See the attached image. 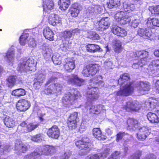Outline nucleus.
<instances>
[{
  "label": "nucleus",
  "mask_w": 159,
  "mask_h": 159,
  "mask_svg": "<svg viewBox=\"0 0 159 159\" xmlns=\"http://www.w3.org/2000/svg\"><path fill=\"white\" fill-rule=\"evenodd\" d=\"M145 105L148 110L153 111L159 114V102L157 100L150 98L146 101Z\"/></svg>",
  "instance_id": "nucleus-7"
},
{
  "label": "nucleus",
  "mask_w": 159,
  "mask_h": 159,
  "mask_svg": "<svg viewBox=\"0 0 159 159\" xmlns=\"http://www.w3.org/2000/svg\"><path fill=\"white\" fill-rule=\"evenodd\" d=\"M77 121L68 120V126L71 129H75L77 127Z\"/></svg>",
  "instance_id": "nucleus-54"
},
{
  "label": "nucleus",
  "mask_w": 159,
  "mask_h": 159,
  "mask_svg": "<svg viewBox=\"0 0 159 159\" xmlns=\"http://www.w3.org/2000/svg\"><path fill=\"white\" fill-rule=\"evenodd\" d=\"M27 149V146L22 143L19 139H18L16 140L14 148L15 150L20 152H24Z\"/></svg>",
  "instance_id": "nucleus-29"
},
{
  "label": "nucleus",
  "mask_w": 159,
  "mask_h": 159,
  "mask_svg": "<svg viewBox=\"0 0 159 159\" xmlns=\"http://www.w3.org/2000/svg\"><path fill=\"white\" fill-rule=\"evenodd\" d=\"M48 20L50 24L54 26L58 25H60L61 23V19L59 16L53 14L49 15Z\"/></svg>",
  "instance_id": "nucleus-23"
},
{
  "label": "nucleus",
  "mask_w": 159,
  "mask_h": 159,
  "mask_svg": "<svg viewBox=\"0 0 159 159\" xmlns=\"http://www.w3.org/2000/svg\"><path fill=\"white\" fill-rule=\"evenodd\" d=\"M100 68L98 64H90L84 68L82 74L85 77L93 76L99 71Z\"/></svg>",
  "instance_id": "nucleus-5"
},
{
  "label": "nucleus",
  "mask_w": 159,
  "mask_h": 159,
  "mask_svg": "<svg viewBox=\"0 0 159 159\" xmlns=\"http://www.w3.org/2000/svg\"><path fill=\"white\" fill-rule=\"evenodd\" d=\"M107 4L108 7L110 9L116 8L120 6V0H110Z\"/></svg>",
  "instance_id": "nucleus-41"
},
{
  "label": "nucleus",
  "mask_w": 159,
  "mask_h": 159,
  "mask_svg": "<svg viewBox=\"0 0 159 159\" xmlns=\"http://www.w3.org/2000/svg\"><path fill=\"white\" fill-rule=\"evenodd\" d=\"M147 68L150 74H154L159 70V60L153 61Z\"/></svg>",
  "instance_id": "nucleus-24"
},
{
  "label": "nucleus",
  "mask_w": 159,
  "mask_h": 159,
  "mask_svg": "<svg viewBox=\"0 0 159 159\" xmlns=\"http://www.w3.org/2000/svg\"><path fill=\"white\" fill-rule=\"evenodd\" d=\"M147 117L152 123H157L159 122V117L155 113L149 112L147 115Z\"/></svg>",
  "instance_id": "nucleus-35"
},
{
  "label": "nucleus",
  "mask_w": 159,
  "mask_h": 159,
  "mask_svg": "<svg viewBox=\"0 0 159 159\" xmlns=\"http://www.w3.org/2000/svg\"><path fill=\"white\" fill-rule=\"evenodd\" d=\"M86 127L84 123H81L79 128V130L80 132L84 131L86 129Z\"/></svg>",
  "instance_id": "nucleus-63"
},
{
  "label": "nucleus",
  "mask_w": 159,
  "mask_h": 159,
  "mask_svg": "<svg viewBox=\"0 0 159 159\" xmlns=\"http://www.w3.org/2000/svg\"><path fill=\"white\" fill-rule=\"evenodd\" d=\"M28 44L30 47L34 48L36 46V42L34 38H31L29 39L28 41Z\"/></svg>",
  "instance_id": "nucleus-59"
},
{
  "label": "nucleus",
  "mask_w": 159,
  "mask_h": 159,
  "mask_svg": "<svg viewBox=\"0 0 159 159\" xmlns=\"http://www.w3.org/2000/svg\"><path fill=\"white\" fill-rule=\"evenodd\" d=\"M148 10L152 14L159 15V5L150 6Z\"/></svg>",
  "instance_id": "nucleus-50"
},
{
  "label": "nucleus",
  "mask_w": 159,
  "mask_h": 159,
  "mask_svg": "<svg viewBox=\"0 0 159 159\" xmlns=\"http://www.w3.org/2000/svg\"><path fill=\"white\" fill-rule=\"evenodd\" d=\"M78 32V30H66L63 33V37L67 40L69 39H71L72 38V36L73 33H75L77 34Z\"/></svg>",
  "instance_id": "nucleus-37"
},
{
  "label": "nucleus",
  "mask_w": 159,
  "mask_h": 159,
  "mask_svg": "<svg viewBox=\"0 0 159 159\" xmlns=\"http://www.w3.org/2000/svg\"><path fill=\"white\" fill-rule=\"evenodd\" d=\"M136 89L141 94H144L149 90L150 85L148 82L141 81L137 84Z\"/></svg>",
  "instance_id": "nucleus-17"
},
{
  "label": "nucleus",
  "mask_w": 159,
  "mask_h": 159,
  "mask_svg": "<svg viewBox=\"0 0 159 159\" xmlns=\"http://www.w3.org/2000/svg\"><path fill=\"white\" fill-rule=\"evenodd\" d=\"M121 43L120 41H116L114 46V51L116 53H119L122 50Z\"/></svg>",
  "instance_id": "nucleus-47"
},
{
  "label": "nucleus",
  "mask_w": 159,
  "mask_h": 159,
  "mask_svg": "<svg viewBox=\"0 0 159 159\" xmlns=\"http://www.w3.org/2000/svg\"><path fill=\"white\" fill-rule=\"evenodd\" d=\"M148 61H147V58H142L139 61H136L132 65V67L134 69L139 68V67H142L143 66L147 64Z\"/></svg>",
  "instance_id": "nucleus-36"
},
{
  "label": "nucleus",
  "mask_w": 159,
  "mask_h": 159,
  "mask_svg": "<svg viewBox=\"0 0 159 159\" xmlns=\"http://www.w3.org/2000/svg\"><path fill=\"white\" fill-rule=\"evenodd\" d=\"M65 61L64 67L66 70L70 72L75 68V62L73 59L67 58Z\"/></svg>",
  "instance_id": "nucleus-27"
},
{
  "label": "nucleus",
  "mask_w": 159,
  "mask_h": 159,
  "mask_svg": "<svg viewBox=\"0 0 159 159\" xmlns=\"http://www.w3.org/2000/svg\"><path fill=\"white\" fill-rule=\"evenodd\" d=\"M75 145L79 148L86 151L82 155L86 154L90 150V143L87 138H83L81 140L76 141Z\"/></svg>",
  "instance_id": "nucleus-8"
},
{
  "label": "nucleus",
  "mask_w": 159,
  "mask_h": 159,
  "mask_svg": "<svg viewBox=\"0 0 159 159\" xmlns=\"http://www.w3.org/2000/svg\"><path fill=\"white\" fill-rule=\"evenodd\" d=\"M94 136L99 140H103L106 138V136L102 135V132L99 128H94L93 129Z\"/></svg>",
  "instance_id": "nucleus-33"
},
{
  "label": "nucleus",
  "mask_w": 159,
  "mask_h": 159,
  "mask_svg": "<svg viewBox=\"0 0 159 159\" xmlns=\"http://www.w3.org/2000/svg\"><path fill=\"white\" fill-rule=\"evenodd\" d=\"M139 22L140 21L139 19H135L134 20L132 21L131 25L132 27L135 28L138 26Z\"/></svg>",
  "instance_id": "nucleus-61"
},
{
  "label": "nucleus",
  "mask_w": 159,
  "mask_h": 159,
  "mask_svg": "<svg viewBox=\"0 0 159 159\" xmlns=\"http://www.w3.org/2000/svg\"><path fill=\"white\" fill-rule=\"evenodd\" d=\"M94 25L96 28L98 30H106L109 27V19L107 17L102 18L99 21H95Z\"/></svg>",
  "instance_id": "nucleus-12"
},
{
  "label": "nucleus",
  "mask_w": 159,
  "mask_h": 159,
  "mask_svg": "<svg viewBox=\"0 0 159 159\" xmlns=\"http://www.w3.org/2000/svg\"><path fill=\"white\" fill-rule=\"evenodd\" d=\"M123 8L125 12H130L135 9V7L134 4L125 2L123 3Z\"/></svg>",
  "instance_id": "nucleus-38"
},
{
  "label": "nucleus",
  "mask_w": 159,
  "mask_h": 159,
  "mask_svg": "<svg viewBox=\"0 0 159 159\" xmlns=\"http://www.w3.org/2000/svg\"><path fill=\"white\" fill-rule=\"evenodd\" d=\"M47 134L50 137L57 139L60 135V130L57 126H53L48 129Z\"/></svg>",
  "instance_id": "nucleus-19"
},
{
  "label": "nucleus",
  "mask_w": 159,
  "mask_h": 159,
  "mask_svg": "<svg viewBox=\"0 0 159 159\" xmlns=\"http://www.w3.org/2000/svg\"><path fill=\"white\" fill-rule=\"evenodd\" d=\"M120 153L118 151H116L112 154L108 159H119V155Z\"/></svg>",
  "instance_id": "nucleus-60"
},
{
  "label": "nucleus",
  "mask_w": 159,
  "mask_h": 159,
  "mask_svg": "<svg viewBox=\"0 0 159 159\" xmlns=\"http://www.w3.org/2000/svg\"><path fill=\"white\" fill-rule=\"evenodd\" d=\"M31 106L30 102L25 99L19 100L16 104L17 109L20 111H25L28 109Z\"/></svg>",
  "instance_id": "nucleus-16"
},
{
  "label": "nucleus",
  "mask_w": 159,
  "mask_h": 159,
  "mask_svg": "<svg viewBox=\"0 0 159 159\" xmlns=\"http://www.w3.org/2000/svg\"><path fill=\"white\" fill-rule=\"evenodd\" d=\"M88 52L94 53L100 50V47L98 45L94 44H88L86 46Z\"/></svg>",
  "instance_id": "nucleus-39"
},
{
  "label": "nucleus",
  "mask_w": 159,
  "mask_h": 159,
  "mask_svg": "<svg viewBox=\"0 0 159 159\" xmlns=\"http://www.w3.org/2000/svg\"><path fill=\"white\" fill-rule=\"evenodd\" d=\"M52 60L53 63L56 65H60L61 63V57L58 53H55L52 56Z\"/></svg>",
  "instance_id": "nucleus-45"
},
{
  "label": "nucleus",
  "mask_w": 159,
  "mask_h": 159,
  "mask_svg": "<svg viewBox=\"0 0 159 159\" xmlns=\"http://www.w3.org/2000/svg\"><path fill=\"white\" fill-rule=\"evenodd\" d=\"M57 80V78L54 77H52L46 83V85L52 83L49 85L44 91L45 93L47 95L51 94L53 93H57L60 92L62 89V85L59 84L53 83Z\"/></svg>",
  "instance_id": "nucleus-3"
},
{
  "label": "nucleus",
  "mask_w": 159,
  "mask_h": 159,
  "mask_svg": "<svg viewBox=\"0 0 159 159\" xmlns=\"http://www.w3.org/2000/svg\"><path fill=\"white\" fill-rule=\"evenodd\" d=\"M81 97L80 93L77 90H75L73 94L70 93L65 94L62 99V102L64 105H71L76 100Z\"/></svg>",
  "instance_id": "nucleus-6"
},
{
  "label": "nucleus",
  "mask_w": 159,
  "mask_h": 159,
  "mask_svg": "<svg viewBox=\"0 0 159 159\" xmlns=\"http://www.w3.org/2000/svg\"><path fill=\"white\" fill-rule=\"evenodd\" d=\"M141 107V105L138 102H128L122 106L123 108L128 111H137Z\"/></svg>",
  "instance_id": "nucleus-13"
},
{
  "label": "nucleus",
  "mask_w": 159,
  "mask_h": 159,
  "mask_svg": "<svg viewBox=\"0 0 159 159\" xmlns=\"http://www.w3.org/2000/svg\"><path fill=\"white\" fill-rule=\"evenodd\" d=\"M112 65V63L111 61H106L104 62V66L106 68L110 67Z\"/></svg>",
  "instance_id": "nucleus-64"
},
{
  "label": "nucleus",
  "mask_w": 159,
  "mask_h": 159,
  "mask_svg": "<svg viewBox=\"0 0 159 159\" xmlns=\"http://www.w3.org/2000/svg\"><path fill=\"white\" fill-rule=\"evenodd\" d=\"M43 15L46 16L48 14L47 10L52 9L54 6L52 0H43Z\"/></svg>",
  "instance_id": "nucleus-28"
},
{
  "label": "nucleus",
  "mask_w": 159,
  "mask_h": 159,
  "mask_svg": "<svg viewBox=\"0 0 159 159\" xmlns=\"http://www.w3.org/2000/svg\"><path fill=\"white\" fill-rule=\"evenodd\" d=\"M102 10V7L99 5H93L88 7L87 11L89 13L94 12L95 13H100Z\"/></svg>",
  "instance_id": "nucleus-40"
},
{
  "label": "nucleus",
  "mask_w": 159,
  "mask_h": 159,
  "mask_svg": "<svg viewBox=\"0 0 159 159\" xmlns=\"http://www.w3.org/2000/svg\"><path fill=\"white\" fill-rule=\"evenodd\" d=\"M147 26L151 28L159 27V20L157 18H149L146 23Z\"/></svg>",
  "instance_id": "nucleus-31"
},
{
  "label": "nucleus",
  "mask_w": 159,
  "mask_h": 159,
  "mask_svg": "<svg viewBox=\"0 0 159 159\" xmlns=\"http://www.w3.org/2000/svg\"><path fill=\"white\" fill-rule=\"evenodd\" d=\"M81 9V6L78 3H75L73 4L70 10L71 16L74 17H77Z\"/></svg>",
  "instance_id": "nucleus-30"
},
{
  "label": "nucleus",
  "mask_w": 159,
  "mask_h": 159,
  "mask_svg": "<svg viewBox=\"0 0 159 159\" xmlns=\"http://www.w3.org/2000/svg\"><path fill=\"white\" fill-rule=\"evenodd\" d=\"M38 125V124L33 123H30L27 125V129L28 131L30 132L36 128Z\"/></svg>",
  "instance_id": "nucleus-55"
},
{
  "label": "nucleus",
  "mask_w": 159,
  "mask_h": 159,
  "mask_svg": "<svg viewBox=\"0 0 159 159\" xmlns=\"http://www.w3.org/2000/svg\"><path fill=\"white\" fill-rule=\"evenodd\" d=\"M127 124L128 127L132 128L134 126L136 127L135 126L138 124V121L136 120L129 118L127 120Z\"/></svg>",
  "instance_id": "nucleus-51"
},
{
  "label": "nucleus",
  "mask_w": 159,
  "mask_h": 159,
  "mask_svg": "<svg viewBox=\"0 0 159 159\" xmlns=\"http://www.w3.org/2000/svg\"><path fill=\"white\" fill-rule=\"evenodd\" d=\"M45 75L43 74H37L34 80V87L37 89H39L45 79Z\"/></svg>",
  "instance_id": "nucleus-20"
},
{
  "label": "nucleus",
  "mask_w": 159,
  "mask_h": 159,
  "mask_svg": "<svg viewBox=\"0 0 159 159\" xmlns=\"http://www.w3.org/2000/svg\"><path fill=\"white\" fill-rule=\"evenodd\" d=\"M38 152L37 148L33 152L26 155L24 159H34L40 156L39 155L37 154Z\"/></svg>",
  "instance_id": "nucleus-48"
},
{
  "label": "nucleus",
  "mask_w": 159,
  "mask_h": 159,
  "mask_svg": "<svg viewBox=\"0 0 159 159\" xmlns=\"http://www.w3.org/2000/svg\"><path fill=\"white\" fill-rule=\"evenodd\" d=\"M64 79L67 80L68 83L70 84L76 85L78 86H81L84 84V80L78 77L75 74L65 76Z\"/></svg>",
  "instance_id": "nucleus-11"
},
{
  "label": "nucleus",
  "mask_w": 159,
  "mask_h": 159,
  "mask_svg": "<svg viewBox=\"0 0 159 159\" xmlns=\"http://www.w3.org/2000/svg\"><path fill=\"white\" fill-rule=\"evenodd\" d=\"M70 3V0H60L59 3L60 8L61 10H65L69 7Z\"/></svg>",
  "instance_id": "nucleus-42"
},
{
  "label": "nucleus",
  "mask_w": 159,
  "mask_h": 159,
  "mask_svg": "<svg viewBox=\"0 0 159 159\" xmlns=\"http://www.w3.org/2000/svg\"><path fill=\"white\" fill-rule=\"evenodd\" d=\"M137 32L139 35L144 39H149L152 35L151 30L149 28H139Z\"/></svg>",
  "instance_id": "nucleus-21"
},
{
  "label": "nucleus",
  "mask_w": 159,
  "mask_h": 159,
  "mask_svg": "<svg viewBox=\"0 0 159 159\" xmlns=\"http://www.w3.org/2000/svg\"><path fill=\"white\" fill-rule=\"evenodd\" d=\"M151 132V130L148 127H143L139 129V131L137 134V137L141 140H144Z\"/></svg>",
  "instance_id": "nucleus-18"
},
{
  "label": "nucleus",
  "mask_w": 159,
  "mask_h": 159,
  "mask_svg": "<svg viewBox=\"0 0 159 159\" xmlns=\"http://www.w3.org/2000/svg\"><path fill=\"white\" fill-rule=\"evenodd\" d=\"M16 77L14 76H10L6 80V84L7 86L10 87L13 86L15 84Z\"/></svg>",
  "instance_id": "nucleus-44"
},
{
  "label": "nucleus",
  "mask_w": 159,
  "mask_h": 159,
  "mask_svg": "<svg viewBox=\"0 0 159 159\" xmlns=\"http://www.w3.org/2000/svg\"><path fill=\"white\" fill-rule=\"evenodd\" d=\"M77 117L78 113L76 112H74L70 115L68 120L77 121Z\"/></svg>",
  "instance_id": "nucleus-57"
},
{
  "label": "nucleus",
  "mask_w": 159,
  "mask_h": 159,
  "mask_svg": "<svg viewBox=\"0 0 159 159\" xmlns=\"http://www.w3.org/2000/svg\"><path fill=\"white\" fill-rule=\"evenodd\" d=\"M104 85L102 77L98 75L90 80V87H88V90L87 92L86 98L88 104H90L93 101L97 100L99 97V91L97 86L102 87Z\"/></svg>",
  "instance_id": "nucleus-1"
},
{
  "label": "nucleus",
  "mask_w": 159,
  "mask_h": 159,
  "mask_svg": "<svg viewBox=\"0 0 159 159\" xmlns=\"http://www.w3.org/2000/svg\"><path fill=\"white\" fill-rule=\"evenodd\" d=\"M26 94L25 91L23 89L20 88L13 90L12 95L17 97H19L25 95Z\"/></svg>",
  "instance_id": "nucleus-43"
},
{
  "label": "nucleus",
  "mask_w": 159,
  "mask_h": 159,
  "mask_svg": "<svg viewBox=\"0 0 159 159\" xmlns=\"http://www.w3.org/2000/svg\"><path fill=\"white\" fill-rule=\"evenodd\" d=\"M111 31L114 34L121 37H124L127 34V32L125 30L116 25L112 26Z\"/></svg>",
  "instance_id": "nucleus-22"
},
{
  "label": "nucleus",
  "mask_w": 159,
  "mask_h": 159,
  "mask_svg": "<svg viewBox=\"0 0 159 159\" xmlns=\"http://www.w3.org/2000/svg\"><path fill=\"white\" fill-rule=\"evenodd\" d=\"M110 149L107 148L106 146H104L102 149L101 153L98 154H92L87 156L85 159H100L99 156H100L102 159L106 158L109 153Z\"/></svg>",
  "instance_id": "nucleus-14"
},
{
  "label": "nucleus",
  "mask_w": 159,
  "mask_h": 159,
  "mask_svg": "<svg viewBox=\"0 0 159 159\" xmlns=\"http://www.w3.org/2000/svg\"><path fill=\"white\" fill-rule=\"evenodd\" d=\"M114 18L117 21L121 24L128 23L131 20V17L123 11H117L115 15Z\"/></svg>",
  "instance_id": "nucleus-9"
},
{
  "label": "nucleus",
  "mask_w": 159,
  "mask_h": 159,
  "mask_svg": "<svg viewBox=\"0 0 159 159\" xmlns=\"http://www.w3.org/2000/svg\"><path fill=\"white\" fill-rule=\"evenodd\" d=\"M89 108L90 112L93 114H98L102 111L104 112L106 111L105 107L102 105H97L96 106L91 105L87 107Z\"/></svg>",
  "instance_id": "nucleus-25"
},
{
  "label": "nucleus",
  "mask_w": 159,
  "mask_h": 159,
  "mask_svg": "<svg viewBox=\"0 0 159 159\" xmlns=\"http://www.w3.org/2000/svg\"><path fill=\"white\" fill-rule=\"evenodd\" d=\"M129 79V75L127 73L120 76L118 81V84L120 85V89L115 93L116 95L127 96L133 92L134 89V85L132 83L128 82Z\"/></svg>",
  "instance_id": "nucleus-2"
},
{
  "label": "nucleus",
  "mask_w": 159,
  "mask_h": 159,
  "mask_svg": "<svg viewBox=\"0 0 159 159\" xmlns=\"http://www.w3.org/2000/svg\"><path fill=\"white\" fill-rule=\"evenodd\" d=\"M148 55V52H147L145 51L142 50L138 51L135 53H134L132 55V57L133 58L134 60H135L137 59L136 58H138L139 57L142 56L143 57H144L143 58H146L147 61H148V62H149L150 59H148V58L147 57Z\"/></svg>",
  "instance_id": "nucleus-34"
},
{
  "label": "nucleus",
  "mask_w": 159,
  "mask_h": 159,
  "mask_svg": "<svg viewBox=\"0 0 159 159\" xmlns=\"http://www.w3.org/2000/svg\"><path fill=\"white\" fill-rule=\"evenodd\" d=\"M15 51L14 48L11 47L9 48L7 52L3 55V56L6 59L7 65L12 66L15 60Z\"/></svg>",
  "instance_id": "nucleus-15"
},
{
  "label": "nucleus",
  "mask_w": 159,
  "mask_h": 159,
  "mask_svg": "<svg viewBox=\"0 0 159 159\" xmlns=\"http://www.w3.org/2000/svg\"><path fill=\"white\" fill-rule=\"evenodd\" d=\"M125 134L124 132H119L116 135V141L118 142L120 140Z\"/></svg>",
  "instance_id": "nucleus-62"
},
{
  "label": "nucleus",
  "mask_w": 159,
  "mask_h": 159,
  "mask_svg": "<svg viewBox=\"0 0 159 159\" xmlns=\"http://www.w3.org/2000/svg\"><path fill=\"white\" fill-rule=\"evenodd\" d=\"M71 152L70 150L66 151L64 154L61 157L60 159H68L70 156Z\"/></svg>",
  "instance_id": "nucleus-58"
},
{
  "label": "nucleus",
  "mask_w": 159,
  "mask_h": 159,
  "mask_svg": "<svg viewBox=\"0 0 159 159\" xmlns=\"http://www.w3.org/2000/svg\"><path fill=\"white\" fill-rule=\"evenodd\" d=\"M42 52L45 57L48 58L51 55L52 50L48 46H43L42 48Z\"/></svg>",
  "instance_id": "nucleus-46"
},
{
  "label": "nucleus",
  "mask_w": 159,
  "mask_h": 159,
  "mask_svg": "<svg viewBox=\"0 0 159 159\" xmlns=\"http://www.w3.org/2000/svg\"><path fill=\"white\" fill-rule=\"evenodd\" d=\"M88 36L89 38L93 40H98L100 39L99 35L93 31L88 32Z\"/></svg>",
  "instance_id": "nucleus-52"
},
{
  "label": "nucleus",
  "mask_w": 159,
  "mask_h": 159,
  "mask_svg": "<svg viewBox=\"0 0 159 159\" xmlns=\"http://www.w3.org/2000/svg\"><path fill=\"white\" fill-rule=\"evenodd\" d=\"M55 148L54 147L49 145H45L39 147L37 148L39 152L37 154L40 156L42 155H52L55 152Z\"/></svg>",
  "instance_id": "nucleus-10"
},
{
  "label": "nucleus",
  "mask_w": 159,
  "mask_h": 159,
  "mask_svg": "<svg viewBox=\"0 0 159 159\" xmlns=\"http://www.w3.org/2000/svg\"><path fill=\"white\" fill-rule=\"evenodd\" d=\"M141 155V152L140 151H138L129 157L128 159H139Z\"/></svg>",
  "instance_id": "nucleus-56"
},
{
  "label": "nucleus",
  "mask_w": 159,
  "mask_h": 159,
  "mask_svg": "<svg viewBox=\"0 0 159 159\" xmlns=\"http://www.w3.org/2000/svg\"><path fill=\"white\" fill-rule=\"evenodd\" d=\"M17 69L21 71L34 70L35 64L34 60L32 58H30L26 61L25 60H20Z\"/></svg>",
  "instance_id": "nucleus-4"
},
{
  "label": "nucleus",
  "mask_w": 159,
  "mask_h": 159,
  "mask_svg": "<svg viewBox=\"0 0 159 159\" xmlns=\"http://www.w3.org/2000/svg\"><path fill=\"white\" fill-rule=\"evenodd\" d=\"M43 135L42 134H38L35 136L31 137V139L32 140L38 142L41 141L43 138Z\"/></svg>",
  "instance_id": "nucleus-53"
},
{
  "label": "nucleus",
  "mask_w": 159,
  "mask_h": 159,
  "mask_svg": "<svg viewBox=\"0 0 159 159\" xmlns=\"http://www.w3.org/2000/svg\"><path fill=\"white\" fill-rule=\"evenodd\" d=\"M43 34L44 37L50 41L54 40V33L53 31L48 27H46L44 29Z\"/></svg>",
  "instance_id": "nucleus-32"
},
{
  "label": "nucleus",
  "mask_w": 159,
  "mask_h": 159,
  "mask_svg": "<svg viewBox=\"0 0 159 159\" xmlns=\"http://www.w3.org/2000/svg\"><path fill=\"white\" fill-rule=\"evenodd\" d=\"M3 122L6 126L9 128H12L16 125V122L15 119L6 116L3 119Z\"/></svg>",
  "instance_id": "nucleus-26"
},
{
  "label": "nucleus",
  "mask_w": 159,
  "mask_h": 159,
  "mask_svg": "<svg viewBox=\"0 0 159 159\" xmlns=\"http://www.w3.org/2000/svg\"><path fill=\"white\" fill-rule=\"evenodd\" d=\"M29 36V34L27 33H24L21 35L19 39V42L20 44L22 46H24L25 43L27 42V38Z\"/></svg>",
  "instance_id": "nucleus-49"
}]
</instances>
